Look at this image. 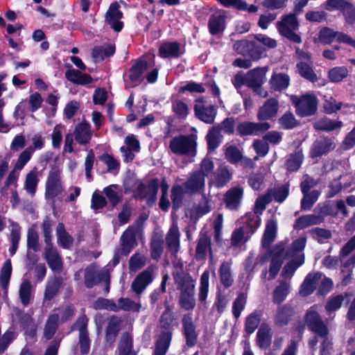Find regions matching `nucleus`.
Listing matches in <instances>:
<instances>
[{
  "instance_id": "f257e3e1",
  "label": "nucleus",
  "mask_w": 355,
  "mask_h": 355,
  "mask_svg": "<svg viewBox=\"0 0 355 355\" xmlns=\"http://www.w3.org/2000/svg\"><path fill=\"white\" fill-rule=\"evenodd\" d=\"M233 50L244 58H236L232 65L242 69H250L252 61L260 60L266 50V35L256 34L253 40H239L233 44Z\"/></svg>"
},
{
  "instance_id": "de8ad7c7",
  "label": "nucleus",
  "mask_w": 355,
  "mask_h": 355,
  "mask_svg": "<svg viewBox=\"0 0 355 355\" xmlns=\"http://www.w3.org/2000/svg\"><path fill=\"white\" fill-rule=\"evenodd\" d=\"M322 221V218L319 216L313 214L303 216L300 217L295 222L294 227L297 229H304L313 225H316Z\"/></svg>"
},
{
  "instance_id": "ddd939ff",
  "label": "nucleus",
  "mask_w": 355,
  "mask_h": 355,
  "mask_svg": "<svg viewBox=\"0 0 355 355\" xmlns=\"http://www.w3.org/2000/svg\"><path fill=\"white\" fill-rule=\"evenodd\" d=\"M236 131V135L241 137L259 135L266 131V122L242 121L237 124Z\"/></svg>"
},
{
  "instance_id": "72a5a7b5",
  "label": "nucleus",
  "mask_w": 355,
  "mask_h": 355,
  "mask_svg": "<svg viewBox=\"0 0 355 355\" xmlns=\"http://www.w3.org/2000/svg\"><path fill=\"white\" fill-rule=\"evenodd\" d=\"M116 51L114 44L107 46H96L92 49V56L95 60H104L107 58L112 56Z\"/></svg>"
},
{
  "instance_id": "c756f323",
  "label": "nucleus",
  "mask_w": 355,
  "mask_h": 355,
  "mask_svg": "<svg viewBox=\"0 0 355 355\" xmlns=\"http://www.w3.org/2000/svg\"><path fill=\"white\" fill-rule=\"evenodd\" d=\"M18 320L25 334L30 338H34L37 335V326L34 319L28 313H22L18 315Z\"/></svg>"
},
{
  "instance_id": "37998d69",
  "label": "nucleus",
  "mask_w": 355,
  "mask_h": 355,
  "mask_svg": "<svg viewBox=\"0 0 355 355\" xmlns=\"http://www.w3.org/2000/svg\"><path fill=\"white\" fill-rule=\"evenodd\" d=\"M172 337H171V334H164V335H159L155 344L153 355H166Z\"/></svg>"
},
{
  "instance_id": "0eeeda50",
  "label": "nucleus",
  "mask_w": 355,
  "mask_h": 355,
  "mask_svg": "<svg viewBox=\"0 0 355 355\" xmlns=\"http://www.w3.org/2000/svg\"><path fill=\"white\" fill-rule=\"evenodd\" d=\"M266 208V193H263L257 199L253 211L247 213L243 218V223L254 232L260 225V216Z\"/></svg>"
},
{
  "instance_id": "7c9ffc66",
  "label": "nucleus",
  "mask_w": 355,
  "mask_h": 355,
  "mask_svg": "<svg viewBox=\"0 0 355 355\" xmlns=\"http://www.w3.org/2000/svg\"><path fill=\"white\" fill-rule=\"evenodd\" d=\"M335 148V144L331 139H320L317 140L313 145L311 155L312 157L321 156Z\"/></svg>"
},
{
  "instance_id": "9b49d317",
  "label": "nucleus",
  "mask_w": 355,
  "mask_h": 355,
  "mask_svg": "<svg viewBox=\"0 0 355 355\" xmlns=\"http://www.w3.org/2000/svg\"><path fill=\"white\" fill-rule=\"evenodd\" d=\"M182 333L189 347H194L198 342V334L193 321L191 313H186L182 318Z\"/></svg>"
},
{
  "instance_id": "9d476101",
  "label": "nucleus",
  "mask_w": 355,
  "mask_h": 355,
  "mask_svg": "<svg viewBox=\"0 0 355 355\" xmlns=\"http://www.w3.org/2000/svg\"><path fill=\"white\" fill-rule=\"evenodd\" d=\"M123 17V13L120 10V5L117 1L112 3L105 15V21L110 25V28L115 32H121L124 24L120 21Z\"/></svg>"
},
{
  "instance_id": "bf43d9fd",
  "label": "nucleus",
  "mask_w": 355,
  "mask_h": 355,
  "mask_svg": "<svg viewBox=\"0 0 355 355\" xmlns=\"http://www.w3.org/2000/svg\"><path fill=\"white\" fill-rule=\"evenodd\" d=\"M247 302V296L245 293H239L234 300L232 305V314L236 319H238L243 310L244 309Z\"/></svg>"
},
{
  "instance_id": "0e129e2a",
  "label": "nucleus",
  "mask_w": 355,
  "mask_h": 355,
  "mask_svg": "<svg viewBox=\"0 0 355 355\" xmlns=\"http://www.w3.org/2000/svg\"><path fill=\"white\" fill-rule=\"evenodd\" d=\"M302 193L304 194V198L301 202L302 208L303 209H309L318 200L320 193L317 190H313L310 193L308 191Z\"/></svg>"
},
{
  "instance_id": "3c124183",
  "label": "nucleus",
  "mask_w": 355,
  "mask_h": 355,
  "mask_svg": "<svg viewBox=\"0 0 355 355\" xmlns=\"http://www.w3.org/2000/svg\"><path fill=\"white\" fill-rule=\"evenodd\" d=\"M196 293L179 294L178 304L184 311H192L196 305Z\"/></svg>"
},
{
  "instance_id": "f3484780",
  "label": "nucleus",
  "mask_w": 355,
  "mask_h": 355,
  "mask_svg": "<svg viewBox=\"0 0 355 355\" xmlns=\"http://www.w3.org/2000/svg\"><path fill=\"white\" fill-rule=\"evenodd\" d=\"M226 15L224 12H216L210 15L207 26L211 35H222L226 28Z\"/></svg>"
},
{
  "instance_id": "4c0bfd02",
  "label": "nucleus",
  "mask_w": 355,
  "mask_h": 355,
  "mask_svg": "<svg viewBox=\"0 0 355 355\" xmlns=\"http://www.w3.org/2000/svg\"><path fill=\"white\" fill-rule=\"evenodd\" d=\"M59 315L57 313L50 315L46 320L44 329V337L46 340H51L58 328Z\"/></svg>"
},
{
  "instance_id": "473e14b6",
  "label": "nucleus",
  "mask_w": 355,
  "mask_h": 355,
  "mask_svg": "<svg viewBox=\"0 0 355 355\" xmlns=\"http://www.w3.org/2000/svg\"><path fill=\"white\" fill-rule=\"evenodd\" d=\"M56 234L59 245L64 249H69L73 245V239L65 230L64 225L59 223L56 227Z\"/></svg>"
},
{
  "instance_id": "4468645a",
  "label": "nucleus",
  "mask_w": 355,
  "mask_h": 355,
  "mask_svg": "<svg viewBox=\"0 0 355 355\" xmlns=\"http://www.w3.org/2000/svg\"><path fill=\"white\" fill-rule=\"evenodd\" d=\"M185 53L184 48H182L180 43L175 42H164L158 49V55L163 59L178 58Z\"/></svg>"
},
{
  "instance_id": "69168bd1",
  "label": "nucleus",
  "mask_w": 355,
  "mask_h": 355,
  "mask_svg": "<svg viewBox=\"0 0 355 355\" xmlns=\"http://www.w3.org/2000/svg\"><path fill=\"white\" fill-rule=\"evenodd\" d=\"M186 92L202 94L205 92V89L201 83H198L191 80L187 82V83L184 85L181 86L178 90V92L180 94H184Z\"/></svg>"
},
{
  "instance_id": "6e6d98bb",
  "label": "nucleus",
  "mask_w": 355,
  "mask_h": 355,
  "mask_svg": "<svg viewBox=\"0 0 355 355\" xmlns=\"http://www.w3.org/2000/svg\"><path fill=\"white\" fill-rule=\"evenodd\" d=\"M174 320L173 315L162 313L159 319L160 327L162 329V331L160 335H164V334H171V337L173 336V322Z\"/></svg>"
},
{
  "instance_id": "a211bd4d",
  "label": "nucleus",
  "mask_w": 355,
  "mask_h": 355,
  "mask_svg": "<svg viewBox=\"0 0 355 355\" xmlns=\"http://www.w3.org/2000/svg\"><path fill=\"white\" fill-rule=\"evenodd\" d=\"M174 280L179 294L196 293V282L189 273H178Z\"/></svg>"
},
{
  "instance_id": "a19ab883",
  "label": "nucleus",
  "mask_w": 355,
  "mask_h": 355,
  "mask_svg": "<svg viewBox=\"0 0 355 355\" xmlns=\"http://www.w3.org/2000/svg\"><path fill=\"white\" fill-rule=\"evenodd\" d=\"M119 189V184H110L103 189V193L108 199L110 205L114 208L122 200L123 196L119 195L117 190Z\"/></svg>"
},
{
  "instance_id": "423d86ee",
  "label": "nucleus",
  "mask_w": 355,
  "mask_h": 355,
  "mask_svg": "<svg viewBox=\"0 0 355 355\" xmlns=\"http://www.w3.org/2000/svg\"><path fill=\"white\" fill-rule=\"evenodd\" d=\"M298 27L299 23L295 14L285 15L282 20L277 23V28L280 34L295 43L302 42L300 36L295 33Z\"/></svg>"
},
{
  "instance_id": "603ef678",
  "label": "nucleus",
  "mask_w": 355,
  "mask_h": 355,
  "mask_svg": "<svg viewBox=\"0 0 355 355\" xmlns=\"http://www.w3.org/2000/svg\"><path fill=\"white\" fill-rule=\"evenodd\" d=\"M12 275L10 259L5 261L0 272V285L3 289H7Z\"/></svg>"
},
{
  "instance_id": "2eb2a0df",
  "label": "nucleus",
  "mask_w": 355,
  "mask_h": 355,
  "mask_svg": "<svg viewBox=\"0 0 355 355\" xmlns=\"http://www.w3.org/2000/svg\"><path fill=\"white\" fill-rule=\"evenodd\" d=\"M148 69V62L139 58L128 70L127 83L129 87H135L141 82V78L144 71Z\"/></svg>"
},
{
  "instance_id": "58836bf2",
  "label": "nucleus",
  "mask_w": 355,
  "mask_h": 355,
  "mask_svg": "<svg viewBox=\"0 0 355 355\" xmlns=\"http://www.w3.org/2000/svg\"><path fill=\"white\" fill-rule=\"evenodd\" d=\"M209 286V272L205 270L200 276V286L198 293V301L200 303H205L208 297Z\"/></svg>"
},
{
  "instance_id": "e433bc0d",
  "label": "nucleus",
  "mask_w": 355,
  "mask_h": 355,
  "mask_svg": "<svg viewBox=\"0 0 355 355\" xmlns=\"http://www.w3.org/2000/svg\"><path fill=\"white\" fill-rule=\"evenodd\" d=\"M218 272L221 284L225 288L232 286L234 279L231 272L230 263L226 261L223 262L220 266Z\"/></svg>"
},
{
  "instance_id": "338daca9",
  "label": "nucleus",
  "mask_w": 355,
  "mask_h": 355,
  "mask_svg": "<svg viewBox=\"0 0 355 355\" xmlns=\"http://www.w3.org/2000/svg\"><path fill=\"white\" fill-rule=\"evenodd\" d=\"M31 295V284L28 280L24 281L20 286L19 297L21 303L26 306L29 304Z\"/></svg>"
},
{
  "instance_id": "412c9836",
  "label": "nucleus",
  "mask_w": 355,
  "mask_h": 355,
  "mask_svg": "<svg viewBox=\"0 0 355 355\" xmlns=\"http://www.w3.org/2000/svg\"><path fill=\"white\" fill-rule=\"evenodd\" d=\"M121 320L116 316H112L108 321L105 330V341L113 347L121 331Z\"/></svg>"
},
{
  "instance_id": "79ce46f5",
  "label": "nucleus",
  "mask_w": 355,
  "mask_h": 355,
  "mask_svg": "<svg viewBox=\"0 0 355 355\" xmlns=\"http://www.w3.org/2000/svg\"><path fill=\"white\" fill-rule=\"evenodd\" d=\"M313 281L316 282V286H318V292L321 295L327 294L331 289L333 286L331 279L324 277L320 272L313 274Z\"/></svg>"
},
{
  "instance_id": "6e6552de",
  "label": "nucleus",
  "mask_w": 355,
  "mask_h": 355,
  "mask_svg": "<svg viewBox=\"0 0 355 355\" xmlns=\"http://www.w3.org/2000/svg\"><path fill=\"white\" fill-rule=\"evenodd\" d=\"M266 73V67H256L248 71L247 76V87L252 89L253 92L263 98L266 97V92H264L262 85L263 78Z\"/></svg>"
},
{
  "instance_id": "aec40b11",
  "label": "nucleus",
  "mask_w": 355,
  "mask_h": 355,
  "mask_svg": "<svg viewBox=\"0 0 355 355\" xmlns=\"http://www.w3.org/2000/svg\"><path fill=\"white\" fill-rule=\"evenodd\" d=\"M44 259L52 271L60 273L63 270V261L56 248H45Z\"/></svg>"
},
{
  "instance_id": "e2e57ef3",
  "label": "nucleus",
  "mask_w": 355,
  "mask_h": 355,
  "mask_svg": "<svg viewBox=\"0 0 355 355\" xmlns=\"http://www.w3.org/2000/svg\"><path fill=\"white\" fill-rule=\"evenodd\" d=\"M51 221L49 216H46L42 223V230L44 234V241L46 243L45 248H54L52 243V235H51Z\"/></svg>"
},
{
  "instance_id": "5fc2aeb1",
  "label": "nucleus",
  "mask_w": 355,
  "mask_h": 355,
  "mask_svg": "<svg viewBox=\"0 0 355 355\" xmlns=\"http://www.w3.org/2000/svg\"><path fill=\"white\" fill-rule=\"evenodd\" d=\"M341 126V121H334L327 118L322 119L314 124L315 128L325 131H332L340 128Z\"/></svg>"
},
{
  "instance_id": "6ab92c4d",
  "label": "nucleus",
  "mask_w": 355,
  "mask_h": 355,
  "mask_svg": "<svg viewBox=\"0 0 355 355\" xmlns=\"http://www.w3.org/2000/svg\"><path fill=\"white\" fill-rule=\"evenodd\" d=\"M193 111L196 117L207 124L213 123L217 115V109L215 105H212L205 106L204 105L195 104Z\"/></svg>"
},
{
  "instance_id": "a18cd8bd",
  "label": "nucleus",
  "mask_w": 355,
  "mask_h": 355,
  "mask_svg": "<svg viewBox=\"0 0 355 355\" xmlns=\"http://www.w3.org/2000/svg\"><path fill=\"white\" fill-rule=\"evenodd\" d=\"M304 261V254H301L288 263L283 268L282 275L286 278H291L296 269L303 264Z\"/></svg>"
},
{
  "instance_id": "c03bdc74",
  "label": "nucleus",
  "mask_w": 355,
  "mask_h": 355,
  "mask_svg": "<svg viewBox=\"0 0 355 355\" xmlns=\"http://www.w3.org/2000/svg\"><path fill=\"white\" fill-rule=\"evenodd\" d=\"M38 182L37 170L36 167H34L26 176L24 188L26 191L31 195H34L36 192Z\"/></svg>"
},
{
  "instance_id": "f8f14e48",
  "label": "nucleus",
  "mask_w": 355,
  "mask_h": 355,
  "mask_svg": "<svg viewBox=\"0 0 355 355\" xmlns=\"http://www.w3.org/2000/svg\"><path fill=\"white\" fill-rule=\"evenodd\" d=\"M317 306H312L306 313V322L309 327L320 337H325L328 329L317 311Z\"/></svg>"
},
{
  "instance_id": "49530a36",
  "label": "nucleus",
  "mask_w": 355,
  "mask_h": 355,
  "mask_svg": "<svg viewBox=\"0 0 355 355\" xmlns=\"http://www.w3.org/2000/svg\"><path fill=\"white\" fill-rule=\"evenodd\" d=\"M289 85V77L283 73L275 74L270 80L271 89L281 92L287 88Z\"/></svg>"
},
{
  "instance_id": "a878e982",
  "label": "nucleus",
  "mask_w": 355,
  "mask_h": 355,
  "mask_svg": "<svg viewBox=\"0 0 355 355\" xmlns=\"http://www.w3.org/2000/svg\"><path fill=\"white\" fill-rule=\"evenodd\" d=\"M105 273L98 274L94 266H89L85 269L84 283L87 288L91 289L105 279Z\"/></svg>"
},
{
  "instance_id": "5701e85b",
  "label": "nucleus",
  "mask_w": 355,
  "mask_h": 355,
  "mask_svg": "<svg viewBox=\"0 0 355 355\" xmlns=\"http://www.w3.org/2000/svg\"><path fill=\"white\" fill-rule=\"evenodd\" d=\"M270 257L271 258L270 274L272 277H275L279 272L285 258L283 244L280 243L274 246L270 250Z\"/></svg>"
},
{
  "instance_id": "cd10ccee",
  "label": "nucleus",
  "mask_w": 355,
  "mask_h": 355,
  "mask_svg": "<svg viewBox=\"0 0 355 355\" xmlns=\"http://www.w3.org/2000/svg\"><path fill=\"white\" fill-rule=\"evenodd\" d=\"M90 128V124L87 122H81L76 126L74 137L78 144L86 145L90 141L92 136Z\"/></svg>"
},
{
  "instance_id": "f03ea898",
  "label": "nucleus",
  "mask_w": 355,
  "mask_h": 355,
  "mask_svg": "<svg viewBox=\"0 0 355 355\" xmlns=\"http://www.w3.org/2000/svg\"><path fill=\"white\" fill-rule=\"evenodd\" d=\"M197 146L196 135L180 134L171 139L168 148L174 155L193 157L197 154Z\"/></svg>"
},
{
  "instance_id": "4be33fe9",
  "label": "nucleus",
  "mask_w": 355,
  "mask_h": 355,
  "mask_svg": "<svg viewBox=\"0 0 355 355\" xmlns=\"http://www.w3.org/2000/svg\"><path fill=\"white\" fill-rule=\"evenodd\" d=\"M211 238L207 232H200L197 241L196 248V259L198 261L204 260L207 255V251L212 257Z\"/></svg>"
},
{
  "instance_id": "ea45409f",
  "label": "nucleus",
  "mask_w": 355,
  "mask_h": 355,
  "mask_svg": "<svg viewBox=\"0 0 355 355\" xmlns=\"http://www.w3.org/2000/svg\"><path fill=\"white\" fill-rule=\"evenodd\" d=\"M310 62L300 61L297 64V69L300 76L312 83H315L318 78L315 73Z\"/></svg>"
},
{
  "instance_id": "680f3d73",
  "label": "nucleus",
  "mask_w": 355,
  "mask_h": 355,
  "mask_svg": "<svg viewBox=\"0 0 355 355\" xmlns=\"http://www.w3.org/2000/svg\"><path fill=\"white\" fill-rule=\"evenodd\" d=\"M288 189L286 186H282L278 189L271 190L268 192V203L269 201L275 200L277 202H282L287 197Z\"/></svg>"
},
{
  "instance_id": "20e7f679",
  "label": "nucleus",
  "mask_w": 355,
  "mask_h": 355,
  "mask_svg": "<svg viewBox=\"0 0 355 355\" xmlns=\"http://www.w3.org/2000/svg\"><path fill=\"white\" fill-rule=\"evenodd\" d=\"M297 114L301 117L314 114L318 108V101L315 94L308 93L300 96H291Z\"/></svg>"
},
{
  "instance_id": "8fccbe9b",
  "label": "nucleus",
  "mask_w": 355,
  "mask_h": 355,
  "mask_svg": "<svg viewBox=\"0 0 355 355\" xmlns=\"http://www.w3.org/2000/svg\"><path fill=\"white\" fill-rule=\"evenodd\" d=\"M261 322V314L257 311L251 313L245 321V331L248 335L252 334Z\"/></svg>"
},
{
  "instance_id": "7ed1b4c3",
  "label": "nucleus",
  "mask_w": 355,
  "mask_h": 355,
  "mask_svg": "<svg viewBox=\"0 0 355 355\" xmlns=\"http://www.w3.org/2000/svg\"><path fill=\"white\" fill-rule=\"evenodd\" d=\"M159 188V180L157 178L150 179L146 185L140 182L133 191L132 197L139 200L146 199L147 205L151 207L157 202Z\"/></svg>"
},
{
  "instance_id": "39448f33",
  "label": "nucleus",
  "mask_w": 355,
  "mask_h": 355,
  "mask_svg": "<svg viewBox=\"0 0 355 355\" xmlns=\"http://www.w3.org/2000/svg\"><path fill=\"white\" fill-rule=\"evenodd\" d=\"M266 263V228L263 231L261 238V245L259 253L256 256L253 251L249 252L243 263L245 274L248 277L251 275L259 267Z\"/></svg>"
},
{
  "instance_id": "c85d7f7f",
  "label": "nucleus",
  "mask_w": 355,
  "mask_h": 355,
  "mask_svg": "<svg viewBox=\"0 0 355 355\" xmlns=\"http://www.w3.org/2000/svg\"><path fill=\"white\" fill-rule=\"evenodd\" d=\"M135 243L136 231L132 227H128L121 236V254L128 255Z\"/></svg>"
},
{
  "instance_id": "864d4df0",
  "label": "nucleus",
  "mask_w": 355,
  "mask_h": 355,
  "mask_svg": "<svg viewBox=\"0 0 355 355\" xmlns=\"http://www.w3.org/2000/svg\"><path fill=\"white\" fill-rule=\"evenodd\" d=\"M12 230L10 232V241L11 246L9 248V252L10 256H13L18 248L19 242L20 240V227L17 223H12L11 224Z\"/></svg>"
},
{
  "instance_id": "13d9d810",
  "label": "nucleus",
  "mask_w": 355,
  "mask_h": 355,
  "mask_svg": "<svg viewBox=\"0 0 355 355\" xmlns=\"http://www.w3.org/2000/svg\"><path fill=\"white\" fill-rule=\"evenodd\" d=\"M93 308L95 310L105 309L114 312H117L116 304L112 300L106 299L103 297L97 298L93 304Z\"/></svg>"
},
{
  "instance_id": "393cba45",
  "label": "nucleus",
  "mask_w": 355,
  "mask_h": 355,
  "mask_svg": "<svg viewBox=\"0 0 355 355\" xmlns=\"http://www.w3.org/2000/svg\"><path fill=\"white\" fill-rule=\"evenodd\" d=\"M243 189L239 187H235L228 190L224 196V201L227 208L236 209L243 198Z\"/></svg>"
},
{
  "instance_id": "c9c22d12",
  "label": "nucleus",
  "mask_w": 355,
  "mask_h": 355,
  "mask_svg": "<svg viewBox=\"0 0 355 355\" xmlns=\"http://www.w3.org/2000/svg\"><path fill=\"white\" fill-rule=\"evenodd\" d=\"M184 192L182 187L180 184L173 185L171 191V198L172 200L173 212L178 211L183 205Z\"/></svg>"
},
{
  "instance_id": "2f4dec72",
  "label": "nucleus",
  "mask_w": 355,
  "mask_h": 355,
  "mask_svg": "<svg viewBox=\"0 0 355 355\" xmlns=\"http://www.w3.org/2000/svg\"><path fill=\"white\" fill-rule=\"evenodd\" d=\"M205 177L202 173L194 171L186 182V187L193 193L199 192L205 185Z\"/></svg>"
},
{
  "instance_id": "dca6fc26",
  "label": "nucleus",
  "mask_w": 355,
  "mask_h": 355,
  "mask_svg": "<svg viewBox=\"0 0 355 355\" xmlns=\"http://www.w3.org/2000/svg\"><path fill=\"white\" fill-rule=\"evenodd\" d=\"M60 173L51 171L46 182L45 196L48 199H54L62 192Z\"/></svg>"
},
{
  "instance_id": "bb28decb",
  "label": "nucleus",
  "mask_w": 355,
  "mask_h": 355,
  "mask_svg": "<svg viewBox=\"0 0 355 355\" xmlns=\"http://www.w3.org/2000/svg\"><path fill=\"white\" fill-rule=\"evenodd\" d=\"M164 241L162 234L154 232L150 241V252L152 259L158 261L164 252Z\"/></svg>"
},
{
  "instance_id": "09e8293b",
  "label": "nucleus",
  "mask_w": 355,
  "mask_h": 355,
  "mask_svg": "<svg viewBox=\"0 0 355 355\" xmlns=\"http://www.w3.org/2000/svg\"><path fill=\"white\" fill-rule=\"evenodd\" d=\"M349 71L346 67H334L328 71V78L332 83H339L348 76Z\"/></svg>"
},
{
  "instance_id": "052dcab7",
  "label": "nucleus",
  "mask_w": 355,
  "mask_h": 355,
  "mask_svg": "<svg viewBox=\"0 0 355 355\" xmlns=\"http://www.w3.org/2000/svg\"><path fill=\"white\" fill-rule=\"evenodd\" d=\"M172 110L180 120L185 119L189 114L188 105L181 100H176L173 103Z\"/></svg>"
},
{
  "instance_id": "1a4fd4ad",
  "label": "nucleus",
  "mask_w": 355,
  "mask_h": 355,
  "mask_svg": "<svg viewBox=\"0 0 355 355\" xmlns=\"http://www.w3.org/2000/svg\"><path fill=\"white\" fill-rule=\"evenodd\" d=\"M319 41L324 44H329L336 41L349 44L355 49V40L349 35L335 31L329 28H323L319 33Z\"/></svg>"
},
{
  "instance_id": "774afa93",
  "label": "nucleus",
  "mask_w": 355,
  "mask_h": 355,
  "mask_svg": "<svg viewBox=\"0 0 355 355\" xmlns=\"http://www.w3.org/2000/svg\"><path fill=\"white\" fill-rule=\"evenodd\" d=\"M242 156L241 151L234 145L230 146L225 150V157L231 164H235L239 163Z\"/></svg>"
},
{
  "instance_id": "b1692460",
  "label": "nucleus",
  "mask_w": 355,
  "mask_h": 355,
  "mask_svg": "<svg viewBox=\"0 0 355 355\" xmlns=\"http://www.w3.org/2000/svg\"><path fill=\"white\" fill-rule=\"evenodd\" d=\"M180 234L177 224L173 223L166 237L167 248L171 254L175 256L180 248Z\"/></svg>"
},
{
  "instance_id": "4d7b16f0",
  "label": "nucleus",
  "mask_w": 355,
  "mask_h": 355,
  "mask_svg": "<svg viewBox=\"0 0 355 355\" xmlns=\"http://www.w3.org/2000/svg\"><path fill=\"white\" fill-rule=\"evenodd\" d=\"M232 178V173L226 167L219 168L215 178L216 185L217 187H223L225 186Z\"/></svg>"
},
{
  "instance_id": "f704fd0d",
  "label": "nucleus",
  "mask_w": 355,
  "mask_h": 355,
  "mask_svg": "<svg viewBox=\"0 0 355 355\" xmlns=\"http://www.w3.org/2000/svg\"><path fill=\"white\" fill-rule=\"evenodd\" d=\"M220 125L211 127L207 136V148L209 151L215 150L220 143Z\"/></svg>"
}]
</instances>
